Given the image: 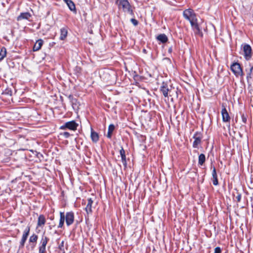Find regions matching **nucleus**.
<instances>
[{"label":"nucleus","mask_w":253,"mask_h":253,"mask_svg":"<svg viewBox=\"0 0 253 253\" xmlns=\"http://www.w3.org/2000/svg\"><path fill=\"white\" fill-rule=\"evenodd\" d=\"M45 218L44 216L42 214L40 215V216L38 217V226L39 227H42L43 226L45 223Z\"/></svg>","instance_id":"obj_15"},{"label":"nucleus","mask_w":253,"mask_h":253,"mask_svg":"<svg viewBox=\"0 0 253 253\" xmlns=\"http://www.w3.org/2000/svg\"><path fill=\"white\" fill-rule=\"evenodd\" d=\"M184 17L188 20L194 30H196V33L200 32V29L197 23L196 15L192 9H187L183 12Z\"/></svg>","instance_id":"obj_1"},{"label":"nucleus","mask_w":253,"mask_h":253,"mask_svg":"<svg viewBox=\"0 0 253 253\" xmlns=\"http://www.w3.org/2000/svg\"><path fill=\"white\" fill-rule=\"evenodd\" d=\"M231 69L234 74L237 75H239L242 74V70L240 65L238 63H233L231 66Z\"/></svg>","instance_id":"obj_9"},{"label":"nucleus","mask_w":253,"mask_h":253,"mask_svg":"<svg viewBox=\"0 0 253 253\" xmlns=\"http://www.w3.org/2000/svg\"><path fill=\"white\" fill-rule=\"evenodd\" d=\"M68 31L67 28H63L60 29V39L61 40H64L67 37Z\"/></svg>","instance_id":"obj_17"},{"label":"nucleus","mask_w":253,"mask_h":253,"mask_svg":"<svg viewBox=\"0 0 253 253\" xmlns=\"http://www.w3.org/2000/svg\"><path fill=\"white\" fill-rule=\"evenodd\" d=\"M78 126V125L75 121H72L66 122L64 125L60 127V129L64 130L68 128L70 130H75L77 129Z\"/></svg>","instance_id":"obj_5"},{"label":"nucleus","mask_w":253,"mask_h":253,"mask_svg":"<svg viewBox=\"0 0 253 253\" xmlns=\"http://www.w3.org/2000/svg\"><path fill=\"white\" fill-rule=\"evenodd\" d=\"M253 75V66L250 68V72L248 73V75L247 76V78H252V75Z\"/></svg>","instance_id":"obj_28"},{"label":"nucleus","mask_w":253,"mask_h":253,"mask_svg":"<svg viewBox=\"0 0 253 253\" xmlns=\"http://www.w3.org/2000/svg\"><path fill=\"white\" fill-rule=\"evenodd\" d=\"M90 33V34H93V30H91L90 31H89Z\"/></svg>","instance_id":"obj_36"},{"label":"nucleus","mask_w":253,"mask_h":253,"mask_svg":"<svg viewBox=\"0 0 253 253\" xmlns=\"http://www.w3.org/2000/svg\"><path fill=\"white\" fill-rule=\"evenodd\" d=\"M59 249L61 251H63V253H64V241H62L61 242V243L59 245Z\"/></svg>","instance_id":"obj_29"},{"label":"nucleus","mask_w":253,"mask_h":253,"mask_svg":"<svg viewBox=\"0 0 253 253\" xmlns=\"http://www.w3.org/2000/svg\"><path fill=\"white\" fill-rule=\"evenodd\" d=\"M60 135L64 136L66 138H68L70 136V134L68 132H61Z\"/></svg>","instance_id":"obj_26"},{"label":"nucleus","mask_w":253,"mask_h":253,"mask_svg":"<svg viewBox=\"0 0 253 253\" xmlns=\"http://www.w3.org/2000/svg\"><path fill=\"white\" fill-rule=\"evenodd\" d=\"M69 8L73 11H76V7L74 3L71 0L67 3H66Z\"/></svg>","instance_id":"obj_25"},{"label":"nucleus","mask_w":253,"mask_h":253,"mask_svg":"<svg viewBox=\"0 0 253 253\" xmlns=\"http://www.w3.org/2000/svg\"><path fill=\"white\" fill-rule=\"evenodd\" d=\"M49 239L45 236L42 235L41 241V246L39 247V253H45V247Z\"/></svg>","instance_id":"obj_7"},{"label":"nucleus","mask_w":253,"mask_h":253,"mask_svg":"<svg viewBox=\"0 0 253 253\" xmlns=\"http://www.w3.org/2000/svg\"><path fill=\"white\" fill-rule=\"evenodd\" d=\"M6 55V49L4 47L1 48L0 51V61H1Z\"/></svg>","instance_id":"obj_23"},{"label":"nucleus","mask_w":253,"mask_h":253,"mask_svg":"<svg viewBox=\"0 0 253 253\" xmlns=\"http://www.w3.org/2000/svg\"><path fill=\"white\" fill-rule=\"evenodd\" d=\"M120 154L121 156L122 160L123 163V164L125 165H126V157L125 155V151L124 150L123 148H122V149L120 151Z\"/></svg>","instance_id":"obj_21"},{"label":"nucleus","mask_w":253,"mask_h":253,"mask_svg":"<svg viewBox=\"0 0 253 253\" xmlns=\"http://www.w3.org/2000/svg\"><path fill=\"white\" fill-rule=\"evenodd\" d=\"M221 110V115L222 117V120L224 122H229L230 120V117L225 107L222 105Z\"/></svg>","instance_id":"obj_11"},{"label":"nucleus","mask_w":253,"mask_h":253,"mask_svg":"<svg viewBox=\"0 0 253 253\" xmlns=\"http://www.w3.org/2000/svg\"><path fill=\"white\" fill-rule=\"evenodd\" d=\"M131 22L135 26H136L138 24V21L135 19L132 18L131 19Z\"/></svg>","instance_id":"obj_31"},{"label":"nucleus","mask_w":253,"mask_h":253,"mask_svg":"<svg viewBox=\"0 0 253 253\" xmlns=\"http://www.w3.org/2000/svg\"><path fill=\"white\" fill-rule=\"evenodd\" d=\"M87 201V204L85 207V211L87 213L86 216L85 217V220L87 223H88L89 222L90 215H91L92 212L91 206L93 201L90 198L88 199Z\"/></svg>","instance_id":"obj_6"},{"label":"nucleus","mask_w":253,"mask_h":253,"mask_svg":"<svg viewBox=\"0 0 253 253\" xmlns=\"http://www.w3.org/2000/svg\"><path fill=\"white\" fill-rule=\"evenodd\" d=\"M245 57L247 60H249L252 57V48L249 44H245L243 46Z\"/></svg>","instance_id":"obj_8"},{"label":"nucleus","mask_w":253,"mask_h":253,"mask_svg":"<svg viewBox=\"0 0 253 253\" xmlns=\"http://www.w3.org/2000/svg\"><path fill=\"white\" fill-rule=\"evenodd\" d=\"M251 184H252V188H253V183H252V181H251Z\"/></svg>","instance_id":"obj_37"},{"label":"nucleus","mask_w":253,"mask_h":253,"mask_svg":"<svg viewBox=\"0 0 253 253\" xmlns=\"http://www.w3.org/2000/svg\"><path fill=\"white\" fill-rule=\"evenodd\" d=\"M91 138L93 141H95V132L92 127H91Z\"/></svg>","instance_id":"obj_27"},{"label":"nucleus","mask_w":253,"mask_h":253,"mask_svg":"<svg viewBox=\"0 0 253 253\" xmlns=\"http://www.w3.org/2000/svg\"><path fill=\"white\" fill-rule=\"evenodd\" d=\"M214 253H221V250L220 247H217L214 249Z\"/></svg>","instance_id":"obj_30"},{"label":"nucleus","mask_w":253,"mask_h":253,"mask_svg":"<svg viewBox=\"0 0 253 253\" xmlns=\"http://www.w3.org/2000/svg\"><path fill=\"white\" fill-rule=\"evenodd\" d=\"M65 219L66 223L68 226L72 224L74 221V214L73 212H68L65 215L64 213L60 212V221L58 226V228H62L64 225Z\"/></svg>","instance_id":"obj_2"},{"label":"nucleus","mask_w":253,"mask_h":253,"mask_svg":"<svg viewBox=\"0 0 253 253\" xmlns=\"http://www.w3.org/2000/svg\"><path fill=\"white\" fill-rule=\"evenodd\" d=\"M193 137L195 140L193 142V146L194 148H197L198 145L200 144L201 142V137L198 133L195 134Z\"/></svg>","instance_id":"obj_14"},{"label":"nucleus","mask_w":253,"mask_h":253,"mask_svg":"<svg viewBox=\"0 0 253 253\" xmlns=\"http://www.w3.org/2000/svg\"><path fill=\"white\" fill-rule=\"evenodd\" d=\"M157 39L162 43H165L168 41V37L164 34H162L158 35L157 37Z\"/></svg>","instance_id":"obj_19"},{"label":"nucleus","mask_w":253,"mask_h":253,"mask_svg":"<svg viewBox=\"0 0 253 253\" xmlns=\"http://www.w3.org/2000/svg\"><path fill=\"white\" fill-rule=\"evenodd\" d=\"M69 98L72 101L73 103L74 102V101L76 100V99H74L73 96L71 95H70L69 96Z\"/></svg>","instance_id":"obj_34"},{"label":"nucleus","mask_w":253,"mask_h":253,"mask_svg":"<svg viewBox=\"0 0 253 253\" xmlns=\"http://www.w3.org/2000/svg\"><path fill=\"white\" fill-rule=\"evenodd\" d=\"M205 156L204 154H201L199 156V158H198V163L199 165H203V164L205 163Z\"/></svg>","instance_id":"obj_24"},{"label":"nucleus","mask_w":253,"mask_h":253,"mask_svg":"<svg viewBox=\"0 0 253 253\" xmlns=\"http://www.w3.org/2000/svg\"><path fill=\"white\" fill-rule=\"evenodd\" d=\"M30 232V227H27L26 229L24 230V233L23 234L21 242H20V248H23L24 246L25 243L27 239V237L29 235Z\"/></svg>","instance_id":"obj_10"},{"label":"nucleus","mask_w":253,"mask_h":253,"mask_svg":"<svg viewBox=\"0 0 253 253\" xmlns=\"http://www.w3.org/2000/svg\"><path fill=\"white\" fill-rule=\"evenodd\" d=\"M98 135L97 133H96V141H97V140L98 139Z\"/></svg>","instance_id":"obj_35"},{"label":"nucleus","mask_w":253,"mask_h":253,"mask_svg":"<svg viewBox=\"0 0 253 253\" xmlns=\"http://www.w3.org/2000/svg\"><path fill=\"white\" fill-rule=\"evenodd\" d=\"M212 176L213 178V184L214 185H217L218 183V180H217V173L216 172V169L214 167H213V170L212 172Z\"/></svg>","instance_id":"obj_18"},{"label":"nucleus","mask_w":253,"mask_h":253,"mask_svg":"<svg viewBox=\"0 0 253 253\" xmlns=\"http://www.w3.org/2000/svg\"><path fill=\"white\" fill-rule=\"evenodd\" d=\"M31 16V14L29 12L21 13L20 15L17 17V20H21L22 19H29Z\"/></svg>","instance_id":"obj_16"},{"label":"nucleus","mask_w":253,"mask_h":253,"mask_svg":"<svg viewBox=\"0 0 253 253\" xmlns=\"http://www.w3.org/2000/svg\"><path fill=\"white\" fill-rule=\"evenodd\" d=\"M43 42L42 39H39L37 41L33 46V50L34 51H37L40 50L43 44Z\"/></svg>","instance_id":"obj_13"},{"label":"nucleus","mask_w":253,"mask_h":253,"mask_svg":"<svg viewBox=\"0 0 253 253\" xmlns=\"http://www.w3.org/2000/svg\"><path fill=\"white\" fill-rule=\"evenodd\" d=\"M37 240H38V236L36 234H33L30 237L29 242L32 243V244L31 245H33L32 247V249H34V248L35 247V245H36Z\"/></svg>","instance_id":"obj_20"},{"label":"nucleus","mask_w":253,"mask_h":253,"mask_svg":"<svg viewBox=\"0 0 253 253\" xmlns=\"http://www.w3.org/2000/svg\"><path fill=\"white\" fill-rule=\"evenodd\" d=\"M119 8H122L125 12L131 14L132 11L127 0H117L116 1Z\"/></svg>","instance_id":"obj_3"},{"label":"nucleus","mask_w":253,"mask_h":253,"mask_svg":"<svg viewBox=\"0 0 253 253\" xmlns=\"http://www.w3.org/2000/svg\"><path fill=\"white\" fill-rule=\"evenodd\" d=\"M99 74L101 79L108 83L110 82L111 79L114 78V76H111L108 71L106 70H100Z\"/></svg>","instance_id":"obj_4"},{"label":"nucleus","mask_w":253,"mask_h":253,"mask_svg":"<svg viewBox=\"0 0 253 253\" xmlns=\"http://www.w3.org/2000/svg\"><path fill=\"white\" fill-rule=\"evenodd\" d=\"M160 90L165 97H168L169 93H170L171 92V89L164 83H163L162 85L161 86Z\"/></svg>","instance_id":"obj_12"},{"label":"nucleus","mask_w":253,"mask_h":253,"mask_svg":"<svg viewBox=\"0 0 253 253\" xmlns=\"http://www.w3.org/2000/svg\"><path fill=\"white\" fill-rule=\"evenodd\" d=\"M242 122L244 123H246V122H247V118L246 117V116L243 114L242 115Z\"/></svg>","instance_id":"obj_32"},{"label":"nucleus","mask_w":253,"mask_h":253,"mask_svg":"<svg viewBox=\"0 0 253 253\" xmlns=\"http://www.w3.org/2000/svg\"><path fill=\"white\" fill-rule=\"evenodd\" d=\"M241 199V195L240 194L238 195L236 197V199H237V202H240Z\"/></svg>","instance_id":"obj_33"},{"label":"nucleus","mask_w":253,"mask_h":253,"mask_svg":"<svg viewBox=\"0 0 253 253\" xmlns=\"http://www.w3.org/2000/svg\"><path fill=\"white\" fill-rule=\"evenodd\" d=\"M114 129H115V126L113 124L109 125V126L108 127V133H107V136L108 138L111 137L112 132L114 131Z\"/></svg>","instance_id":"obj_22"}]
</instances>
